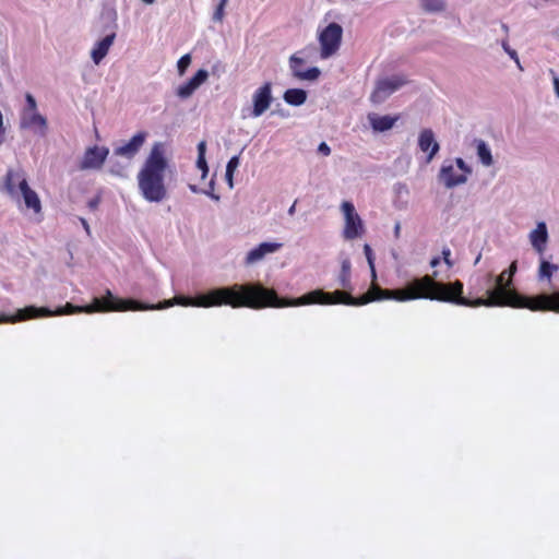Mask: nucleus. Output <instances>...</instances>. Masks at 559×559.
Instances as JSON below:
<instances>
[{"label":"nucleus","instance_id":"30","mask_svg":"<svg viewBox=\"0 0 559 559\" xmlns=\"http://www.w3.org/2000/svg\"><path fill=\"white\" fill-rule=\"evenodd\" d=\"M191 63V56L189 53L182 56L178 63H177V68H178V73L179 75H183L186 70L188 69V67L190 66Z\"/></svg>","mask_w":559,"mask_h":559},{"label":"nucleus","instance_id":"47","mask_svg":"<svg viewBox=\"0 0 559 559\" xmlns=\"http://www.w3.org/2000/svg\"><path fill=\"white\" fill-rule=\"evenodd\" d=\"M439 263H440V259H439V258H433V259L430 261V265H431L432 267H436Z\"/></svg>","mask_w":559,"mask_h":559},{"label":"nucleus","instance_id":"10","mask_svg":"<svg viewBox=\"0 0 559 559\" xmlns=\"http://www.w3.org/2000/svg\"><path fill=\"white\" fill-rule=\"evenodd\" d=\"M148 133L140 131L135 133L128 142H123L115 146L112 157H121L124 160L131 162L144 145Z\"/></svg>","mask_w":559,"mask_h":559},{"label":"nucleus","instance_id":"19","mask_svg":"<svg viewBox=\"0 0 559 559\" xmlns=\"http://www.w3.org/2000/svg\"><path fill=\"white\" fill-rule=\"evenodd\" d=\"M116 38V33L106 35L103 39L98 40L91 51V58L93 62L98 66L103 59L107 56L110 47L112 46Z\"/></svg>","mask_w":559,"mask_h":559},{"label":"nucleus","instance_id":"7","mask_svg":"<svg viewBox=\"0 0 559 559\" xmlns=\"http://www.w3.org/2000/svg\"><path fill=\"white\" fill-rule=\"evenodd\" d=\"M404 74H394L377 80L374 90L370 95L371 103L379 105L385 102L393 93L401 90L408 83Z\"/></svg>","mask_w":559,"mask_h":559},{"label":"nucleus","instance_id":"16","mask_svg":"<svg viewBox=\"0 0 559 559\" xmlns=\"http://www.w3.org/2000/svg\"><path fill=\"white\" fill-rule=\"evenodd\" d=\"M438 178L448 189H452L467 182L466 175H455L453 165L447 163L441 166Z\"/></svg>","mask_w":559,"mask_h":559},{"label":"nucleus","instance_id":"43","mask_svg":"<svg viewBox=\"0 0 559 559\" xmlns=\"http://www.w3.org/2000/svg\"><path fill=\"white\" fill-rule=\"evenodd\" d=\"M400 233H401V224L396 223L395 226H394V236H395V238L400 237Z\"/></svg>","mask_w":559,"mask_h":559},{"label":"nucleus","instance_id":"20","mask_svg":"<svg viewBox=\"0 0 559 559\" xmlns=\"http://www.w3.org/2000/svg\"><path fill=\"white\" fill-rule=\"evenodd\" d=\"M367 118L374 132H385L392 129L399 120V116H380L374 112L369 114Z\"/></svg>","mask_w":559,"mask_h":559},{"label":"nucleus","instance_id":"1","mask_svg":"<svg viewBox=\"0 0 559 559\" xmlns=\"http://www.w3.org/2000/svg\"><path fill=\"white\" fill-rule=\"evenodd\" d=\"M518 270L516 261H513L508 270H504L496 277L495 287L486 290V298L467 299L463 297V283L437 282L435 276L425 275L414 280V286L421 292L413 297L451 302L466 307H513L527 308L532 311L559 312V292L552 294H540L535 297L520 295L511 288L512 277Z\"/></svg>","mask_w":559,"mask_h":559},{"label":"nucleus","instance_id":"37","mask_svg":"<svg viewBox=\"0 0 559 559\" xmlns=\"http://www.w3.org/2000/svg\"><path fill=\"white\" fill-rule=\"evenodd\" d=\"M450 255H451V250L449 248H443L442 249L443 261L447 263L448 266L451 267L453 265V262L451 261Z\"/></svg>","mask_w":559,"mask_h":559},{"label":"nucleus","instance_id":"48","mask_svg":"<svg viewBox=\"0 0 559 559\" xmlns=\"http://www.w3.org/2000/svg\"><path fill=\"white\" fill-rule=\"evenodd\" d=\"M501 27H502L503 32L508 35L509 26L507 24H502Z\"/></svg>","mask_w":559,"mask_h":559},{"label":"nucleus","instance_id":"11","mask_svg":"<svg viewBox=\"0 0 559 559\" xmlns=\"http://www.w3.org/2000/svg\"><path fill=\"white\" fill-rule=\"evenodd\" d=\"M272 100V83L266 82L259 87L252 96L253 108L251 116L260 117L270 108Z\"/></svg>","mask_w":559,"mask_h":559},{"label":"nucleus","instance_id":"27","mask_svg":"<svg viewBox=\"0 0 559 559\" xmlns=\"http://www.w3.org/2000/svg\"><path fill=\"white\" fill-rule=\"evenodd\" d=\"M420 7L425 12L437 13L445 10V2L443 0H419Z\"/></svg>","mask_w":559,"mask_h":559},{"label":"nucleus","instance_id":"23","mask_svg":"<svg viewBox=\"0 0 559 559\" xmlns=\"http://www.w3.org/2000/svg\"><path fill=\"white\" fill-rule=\"evenodd\" d=\"M283 98L292 106H300L307 100V92L301 88H289L284 93Z\"/></svg>","mask_w":559,"mask_h":559},{"label":"nucleus","instance_id":"39","mask_svg":"<svg viewBox=\"0 0 559 559\" xmlns=\"http://www.w3.org/2000/svg\"><path fill=\"white\" fill-rule=\"evenodd\" d=\"M99 203H100V198H99V197H96V198H93V199H91V200L88 201L87 206H88L92 211H94V210H96V209L98 207Z\"/></svg>","mask_w":559,"mask_h":559},{"label":"nucleus","instance_id":"9","mask_svg":"<svg viewBox=\"0 0 559 559\" xmlns=\"http://www.w3.org/2000/svg\"><path fill=\"white\" fill-rule=\"evenodd\" d=\"M341 210L345 217V227L343 231L344 238L352 240L360 237L364 233V223L357 214L354 204L352 202L344 201L341 205Z\"/></svg>","mask_w":559,"mask_h":559},{"label":"nucleus","instance_id":"17","mask_svg":"<svg viewBox=\"0 0 559 559\" xmlns=\"http://www.w3.org/2000/svg\"><path fill=\"white\" fill-rule=\"evenodd\" d=\"M207 78L209 72L204 69H200L193 78L177 88V95L182 99L189 98L194 91L207 80Z\"/></svg>","mask_w":559,"mask_h":559},{"label":"nucleus","instance_id":"35","mask_svg":"<svg viewBox=\"0 0 559 559\" xmlns=\"http://www.w3.org/2000/svg\"><path fill=\"white\" fill-rule=\"evenodd\" d=\"M455 164L464 173L463 175L467 176L472 174V168L464 162L463 158H455Z\"/></svg>","mask_w":559,"mask_h":559},{"label":"nucleus","instance_id":"13","mask_svg":"<svg viewBox=\"0 0 559 559\" xmlns=\"http://www.w3.org/2000/svg\"><path fill=\"white\" fill-rule=\"evenodd\" d=\"M418 147L421 152L427 153L426 162L430 163L438 154L440 145L436 140L431 129H423L418 135Z\"/></svg>","mask_w":559,"mask_h":559},{"label":"nucleus","instance_id":"33","mask_svg":"<svg viewBox=\"0 0 559 559\" xmlns=\"http://www.w3.org/2000/svg\"><path fill=\"white\" fill-rule=\"evenodd\" d=\"M215 181L211 179L206 189L202 190V193L209 195L214 201H219V195L214 193Z\"/></svg>","mask_w":559,"mask_h":559},{"label":"nucleus","instance_id":"38","mask_svg":"<svg viewBox=\"0 0 559 559\" xmlns=\"http://www.w3.org/2000/svg\"><path fill=\"white\" fill-rule=\"evenodd\" d=\"M318 152L323 154V155H325V156H328V155L331 154V148H330V146L325 142H322L318 146Z\"/></svg>","mask_w":559,"mask_h":559},{"label":"nucleus","instance_id":"44","mask_svg":"<svg viewBox=\"0 0 559 559\" xmlns=\"http://www.w3.org/2000/svg\"><path fill=\"white\" fill-rule=\"evenodd\" d=\"M189 189H190L193 193H202V190H203V189L198 188L195 185H189Z\"/></svg>","mask_w":559,"mask_h":559},{"label":"nucleus","instance_id":"4","mask_svg":"<svg viewBox=\"0 0 559 559\" xmlns=\"http://www.w3.org/2000/svg\"><path fill=\"white\" fill-rule=\"evenodd\" d=\"M168 167L165 144L155 142L138 174L139 189L146 201L159 203L167 198L164 178Z\"/></svg>","mask_w":559,"mask_h":559},{"label":"nucleus","instance_id":"50","mask_svg":"<svg viewBox=\"0 0 559 559\" xmlns=\"http://www.w3.org/2000/svg\"><path fill=\"white\" fill-rule=\"evenodd\" d=\"M480 257H481V255L479 254V255L476 258V260H475V264H477V263L479 262Z\"/></svg>","mask_w":559,"mask_h":559},{"label":"nucleus","instance_id":"49","mask_svg":"<svg viewBox=\"0 0 559 559\" xmlns=\"http://www.w3.org/2000/svg\"><path fill=\"white\" fill-rule=\"evenodd\" d=\"M144 3L152 4L155 2V0H142Z\"/></svg>","mask_w":559,"mask_h":559},{"label":"nucleus","instance_id":"46","mask_svg":"<svg viewBox=\"0 0 559 559\" xmlns=\"http://www.w3.org/2000/svg\"><path fill=\"white\" fill-rule=\"evenodd\" d=\"M296 203H297V201H295L293 203V205L288 209V215L293 216L295 214V212H296Z\"/></svg>","mask_w":559,"mask_h":559},{"label":"nucleus","instance_id":"45","mask_svg":"<svg viewBox=\"0 0 559 559\" xmlns=\"http://www.w3.org/2000/svg\"><path fill=\"white\" fill-rule=\"evenodd\" d=\"M80 221H81L82 226L84 227L85 231H86L87 234H90V225H88V223L86 222V219H85V218H80Z\"/></svg>","mask_w":559,"mask_h":559},{"label":"nucleus","instance_id":"22","mask_svg":"<svg viewBox=\"0 0 559 559\" xmlns=\"http://www.w3.org/2000/svg\"><path fill=\"white\" fill-rule=\"evenodd\" d=\"M473 145L476 148V154L481 165L485 167L492 166L493 157L489 145L483 139H474Z\"/></svg>","mask_w":559,"mask_h":559},{"label":"nucleus","instance_id":"8","mask_svg":"<svg viewBox=\"0 0 559 559\" xmlns=\"http://www.w3.org/2000/svg\"><path fill=\"white\" fill-rule=\"evenodd\" d=\"M343 29L337 23H330L319 35L321 57L329 58L341 45Z\"/></svg>","mask_w":559,"mask_h":559},{"label":"nucleus","instance_id":"28","mask_svg":"<svg viewBox=\"0 0 559 559\" xmlns=\"http://www.w3.org/2000/svg\"><path fill=\"white\" fill-rule=\"evenodd\" d=\"M557 271H558V265L552 264L548 261L542 260L540 265H539L538 275H539L540 280H543V278L549 280L551 277L552 273L557 272Z\"/></svg>","mask_w":559,"mask_h":559},{"label":"nucleus","instance_id":"21","mask_svg":"<svg viewBox=\"0 0 559 559\" xmlns=\"http://www.w3.org/2000/svg\"><path fill=\"white\" fill-rule=\"evenodd\" d=\"M20 191L23 195L24 203L28 209H32L36 214L41 212V203L38 194L28 187L25 178L20 180Z\"/></svg>","mask_w":559,"mask_h":559},{"label":"nucleus","instance_id":"14","mask_svg":"<svg viewBox=\"0 0 559 559\" xmlns=\"http://www.w3.org/2000/svg\"><path fill=\"white\" fill-rule=\"evenodd\" d=\"M282 246L283 245L280 242H262L247 253L245 258V264L252 265L258 263L263 260L266 254L278 251Z\"/></svg>","mask_w":559,"mask_h":559},{"label":"nucleus","instance_id":"42","mask_svg":"<svg viewBox=\"0 0 559 559\" xmlns=\"http://www.w3.org/2000/svg\"><path fill=\"white\" fill-rule=\"evenodd\" d=\"M233 176H234V173H230V175H228V171L226 170L225 177H226L229 188L234 187Z\"/></svg>","mask_w":559,"mask_h":559},{"label":"nucleus","instance_id":"15","mask_svg":"<svg viewBox=\"0 0 559 559\" xmlns=\"http://www.w3.org/2000/svg\"><path fill=\"white\" fill-rule=\"evenodd\" d=\"M304 62L305 60L299 58L297 55L290 56L289 68L292 70L293 75L298 80L316 81L321 74L320 69L313 67L306 71H302L300 66L304 64Z\"/></svg>","mask_w":559,"mask_h":559},{"label":"nucleus","instance_id":"40","mask_svg":"<svg viewBox=\"0 0 559 559\" xmlns=\"http://www.w3.org/2000/svg\"><path fill=\"white\" fill-rule=\"evenodd\" d=\"M205 152H206V143L204 141H201L198 144V156L205 157Z\"/></svg>","mask_w":559,"mask_h":559},{"label":"nucleus","instance_id":"36","mask_svg":"<svg viewBox=\"0 0 559 559\" xmlns=\"http://www.w3.org/2000/svg\"><path fill=\"white\" fill-rule=\"evenodd\" d=\"M238 166H239V156H233L228 160L227 166H226V170L228 171V175H230V173H234Z\"/></svg>","mask_w":559,"mask_h":559},{"label":"nucleus","instance_id":"25","mask_svg":"<svg viewBox=\"0 0 559 559\" xmlns=\"http://www.w3.org/2000/svg\"><path fill=\"white\" fill-rule=\"evenodd\" d=\"M22 178H25L22 173L14 171L12 169L8 170L5 175V189L8 193H10L11 195L16 194L15 185L17 183V186L20 187V180Z\"/></svg>","mask_w":559,"mask_h":559},{"label":"nucleus","instance_id":"12","mask_svg":"<svg viewBox=\"0 0 559 559\" xmlns=\"http://www.w3.org/2000/svg\"><path fill=\"white\" fill-rule=\"evenodd\" d=\"M109 154V150L105 146L88 147L80 163V169H99Z\"/></svg>","mask_w":559,"mask_h":559},{"label":"nucleus","instance_id":"26","mask_svg":"<svg viewBox=\"0 0 559 559\" xmlns=\"http://www.w3.org/2000/svg\"><path fill=\"white\" fill-rule=\"evenodd\" d=\"M115 157H112L109 162V173L114 176H118L121 178L128 177V168L131 164V162L124 160V162H118L114 160Z\"/></svg>","mask_w":559,"mask_h":559},{"label":"nucleus","instance_id":"32","mask_svg":"<svg viewBox=\"0 0 559 559\" xmlns=\"http://www.w3.org/2000/svg\"><path fill=\"white\" fill-rule=\"evenodd\" d=\"M228 0H221L219 4L217 5L214 14H213V20L216 21V22H222L223 21V17H224V9H225V5L227 4Z\"/></svg>","mask_w":559,"mask_h":559},{"label":"nucleus","instance_id":"29","mask_svg":"<svg viewBox=\"0 0 559 559\" xmlns=\"http://www.w3.org/2000/svg\"><path fill=\"white\" fill-rule=\"evenodd\" d=\"M501 47L503 48V50L509 55V57L514 60V62L516 63L518 68L520 70H523L522 66H521V62H520V59H519V56H518V52L512 49L510 46H509V43H508V39L504 38L501 40Z\"/></svg>","mask_w":559,"mask_h":559},{"label":"nucleus","instance_id":"34","mask_svg":"<svg viewBox=\"0 0 559 559\" xmlns=\"http://www.w3.org/2000/svg\"><path fill=\"white\" fill-rule=\"evenodd\" d=\"M197 166L202 170V179H204L209 173V167L205 157L198 156Z\"/></svg>","mask_w":559,"mask_h":559},{"label":"nucleus","instance_id":"18","mask_svg":"<svg viewBox=\"0 0 559 559\" xmlns=\"http://www.w3.org/2000/svg\"><path fill=\"white\" fill-rule=\"evenodd\" d=\"M528 238L532 247L542 255L546 250L549 238L546 223L538 222L536 228L530 233Z\"/></svg>","mask_w":559,"mask_h":559},{"label":"nucleus","instance_id":"41","mask_svg":"<svg viewBox=\"0 0 559 559\" xmlns=\"http://www.w3.org/2000/svg\"><path fill=\"white\" fill-rule=\"evenodd\" d=\"M550 72L554 74L555 92H556V95L559 97V78L555 74V72L552 70H550Z\"/></svg>","mask_w":559,"mask_h":559},{"label":"nucleus","instance_id":"31","mask_svg":"<svg viewBox=\"0 0 559 559\" xmlns=\"http://www.w3.org/2000/svg\"><path fill=\"white\" fill-rule=\"evenodd\" d=\"M364 252H365V255L367 258L368 264H369V266L371 269L372 276L376 277L374 259H373L371 247L366 243L364 246Z\"/></svg>","mask_w":559,"mask_h":559},{"label":"nucleus","instance_id":"6","mask_svg":"<svg viewBox=\"0 0 559 559\" xmlns=\"http://www.w3.org/2000/svg\"><path fill=\"white\" fill-rule=\"evenodd\" d=\"M20 127L41 136L47 134L48 121L46 117L39 114L37 102L31 93L25 94V105L20 114Z\"/></svg>","mask_w":559,"mask_h":559},{"label":"nucleus","instance_id":"24","mask_svg":"<svg viewBox=\"0 0 559 559\" xmlns=\"http://www.w3.org/2000/svg\"><path fill=\"white\" fill-rule=\"evenodd\" d=\"M350 267H352L350 260L348 258L342 259L341 272H340L337 281H338V285L341 287H343L344 289H350L352 288V284H350Z\"/></svg>","mask_w":559,"mask_h":559},{"label":"nucleus","instance_id":"2","mask_svg":"<svg viewBox=\"0 0 559 559\" xmlns=\"http://www.w3.org/2000/svg\"><path fill=\"white\" fill-rule=\"evenodd\" d=\"M263 293H260L259 298L262 304H265L263 308L266 307H292V306H302L310 304H321V305H336L344 304L349 306H361L366 305L373 300L381 299H395L399 301H405L411 299H419L420 297H413L414 295L421 292L420 288H416L414 286V280L409 282L405 288L402 289H383L379 286H374L369 289L366 294H364L359 298L353 297L349 293L345 290H335L333 293H326L322 289H316L299 298H283L277 295L274 289L264 287L262 285Z\"/></svg>","mask_w":559,"mask_h":559},{"label":"nucleus","instance_id":"5","mask_svg":"<svg viewBox=\"0 0 559 559\" xmlns=\"http://www.w3.org/2000/svg\"><path fill=\"white\" fill-rule=\"evenodd\" d=\"M126 310H128V301L115 298L111 292L107 290L105 298H94L93 304L88 306H74L68 302L64 307H60L56 311H51L49 308L46 307L38 308L35 306H27L23 309L17 310L16 314L14 316L1 314L0 323H15L39 317L64 316L76 312L93 313L96 311L106 312Z\"/></svg>","mask_w":559,"mask_h":559},{"label":"nucleus","instance_id":"3","mask_svg":"<svg viewBox=\"0 0 559 559\" xmlns=\"http://www.w3.org/2000/svg\"><path fill=\"white\" fill-rule=\"evenodd\" d=\"M262 284L247 283L234 284L231 286L214 288L205 294H200L194 298L179 296L173 299L164 300L157 305H145L135 300L128 301V310H148V309H165L174 305L193 306V307H218L223 305L233 308L248 307L252 309H262L265 304L261 302L259 298L260 293H263Z\"/></svg>","mask_w":559,"mask_h":559}]
</instances>
